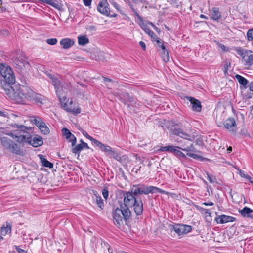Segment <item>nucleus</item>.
<instances>
[{"instance_id": "32", "label": "nucleus", "mask_w": 253, "mask_h": 253, "mask_svg": "<svg viewBox=\"0 0 253 253\" xmlns=\"http://www.w3.org/2000/svg\"><path fill=\"white\" fill-rule=\"evenodd\" d=\"M39 128L41 130V132L44 134H47L49 132V130L46 126L45 123L43 122L41 123L39 126Z\"/></svg>"}, {"instance_id": "14", "label": "nucleus", "mask_w": 253, "mask_h": 253, "mask_svg": "<svg viewBox=\"0 0 253 253\" xmlns=\"http://www.w3.org/2000/svg\"><path fill=\"white\" fill-rule=\"evenodd\" d=\"M29 101H33L38 105H43L46 102V98L44 96L37 94L32 90Z\"/></svg>"}, {"instance_id": "33", "label": "nucleus", "mask_w": 253, "mask_h": 253, "mask_svg": "<svg viewBox=\"0 0 253 253\" xmlns=\"http://www.w3.org/2000/svg\"><path fill=\"white\" fill-rule=\"evenodd\" d=\"M246 57V65L247 66H251L253 65V52L249 51L248 55Z\"/></svg>"}, {"instance_id": "7", "label": "nucleus", "mask_w": 253, "mask_h": 253, "mask_svg": "<svg viewBox=\"0 0 253 253\" xmlns=\"http://www.w3.org/2000/svg\"><path fill=\"white\" fill-rule=\"evenodd\" d=\"M171 130L174 135L190 141H193L196 137V135L193 133H191L190 131H184L178 124L173 125L171 128Z\"/></svg>"}, {"instance_id": "53", "label": "nucleus", "mask_w": 253, "mask_h": 253, "mask_svg": "<svg viewBox=\"0 0 253 253\" xmlns=\"http://www.w3.org/2000/svg\"><path fill=\"white\" fill-rule=\"evenodd\" d=\"M202 204L205 205V206H212L214 205V203L212 202H204Z\"/></svg>"}, {"instance_id": "49", "label": "nucleus", "mask_w": 253, "mask_h": 253, "mask_svg": "<svg viewBox=\"0 0 253 253\" xmlns=\"http://www.w3.org/2000/svg\"><path fill=\"white\" fill-rule=\"evenodd\" d=\"M84 4L86 6H89L91 5L92 0H83Z\"/></svg>"}, {"instance_id": "50", "label": "nucleus", "mask_w": 253, "mask_h": 253, "mask_svg": "<svg viewBox=\"0 0 253 253\" xmlns=\"http://www.w3.org/2000/svg\"><path fill=\"white\" fill-rule=\"evenodd\" d=\"M198 209L200 211H204V213L206 214H209V215H210V212H209L208 211V209H204L203 208H202V207H200L199 208H198Z\"/></svg>"}, {"instance_id": "38", "label": "nucleus", "mask_w": 253, "mask_h": 253, "mask_svg": "<svg viewBox=\"0 0 253 253\" xmlns=\"http://www.w3.org/2000/svg\"><path fill=\"white\" fill-rule=\"evenodd\" d=\"M31 121L37 126H39L41 123L42 122L40 117L35 116L32 118Z\"/></svg>"}, {"instance_id": "23", "label": "nucleus", "mask_w": 253, "mask_h": 253, "mask_svg": "<svg viewBox=\"0 0 253 253\" xmlns=\"http://www.w3.org/2000/svg\"><path fill=\"white\" fill-rule=\"evenodd\" d=\"M84 148H89L86 143H83L78 144L72 149V152L73 153L78 154V155H79V153L81 152V151Z\"/></svg>"}, {"instance_id": "11", "label": "nucleus", "mask_w": 253, "mask_h": 253, "mask_svg": "<svg viewBox=\"0 0 253 253\" xmlns=\"http://www.w3.org/2000/svg\"><path fill=\"white\" fill-rule=\"evenodd\" d=\"M192 229L191 226L185 224H175L170 225V230L174 231L179 236L189 233Z\"/></svg>"}, {"instance_id": "55", "label": "nucleus", "mask_w": 253, "mask_h": 253, "mask_svg": "<svg viewBox=\"0 0 253 253\" xmlns=\"http://www.w3.org/2000/svg\"><path fill=\"white\" fill-rule=\"evenodd\" d=\"M89 30H93V31H95L96 30V28L93 25H90L88 27V28Z\"/></svg>"}, {"instance_id": "60", "label": "nucleus", "mask_w": 253, "mask_h": 253, "mask_svg": "<svg viewBox=\"0 0 253 253\" xmlns=\"http://www.w3.org/2000/svg\"><path fill=\"white\" fill-rule=\"evenodd\" d=\"M220 47H221V49H222L224 50H225V49L226 48V47L224 45H223V44H221Z\"/></svg>"}, {"instance_id": "2", "label": "nucleus", "mask_w": 253, "mask_h": 253, "mask_svg": "<svg viewBox=\"0 0 253 253\" xmlns=\"http://www.w3.org/2000/svg\"><path fill=\"white\" fill-rule=\"evenodd\" d=\"M3 88L11 100L19 104H25L26 100L29 101L32 90L26 86L15 83L11 85L5 84Z\"/></svg>"}, {"instance_id": "59", "label": "nucleus", "mask_w": 253, "mask_h": 253, "mask_svg": "<svg viewBox=\"0 0 253 253\" xmlns=\"http://www.w3.org/2000/svg\"><path fill=\"white\" fill-rule=\"evenodd\" d=\"M200 17L201 18L207 19V17L203 14L200 15Z\"/></svg>"}, {"instance_id": "25", "label": "nucleus", "mask_w": 253, "mask_h": 253, "mask_svg": "<svg viewBox=\"0 0 253 253\" xmlns=\"http://www.w3.org/2000/svg\"><path fill=\"white\" fill-rule=\"evenodd\" d=\"M6 226L4 225L1 227L0 233L2 235L5 236L8 233H10L11 232V225L6 222Z\"/></svg>"}, {"instance_id": "31", "label": "nucleus", "mask_w": 253, "mask_h": 253, "mask_svg": "<svg viewBox=\"0 0 253 253\" xmlns=\"http://www.w3.org/2000/svg\"><path fill=\"white\" fill-rule=\"evenodd\" d=\"M236 51L240 56H241L244 60L246 62L247 58L246 57L248 55L249 51H244L241 48L239 47L236 49Z\"/></svg>"}, {"instance_id": "56", "label": "nucleus", "mask_w": 253, "mask_h": 253, "mask_svg": "<svg viewBox=\"0 0 253 253\" xmlns=\"http://www.w3.org/2000/svg\"><path fill=\"white\" fill-rule=\"evenodd\" d=\"M244 178H246L247 179L249 180L250 181L251 180V177L249 175H245L244 174V176H243Z\"/></svg>"}, {"instance_id": "27", "label": "nucleus", "mask_w": 253, "mask_h": 253, "mask_svg": "<svg viewBox=\"0 0 253 253\" xmlns=\"http://www.w3.org/2000/svg\"><path fill=\"white\" fill-rule=\"evenodd\" d=\"M78 44L80 45L84 46L89 43V39L85 36L82 35L78 36Z\"/></svg>"}, {"instance_id": "34", "label": "nucleus", "mask_w": 253, "mask_h": 253, "mask_svg": "<svg viewBox=\"0 0 253 253\" xmlns=\"http://www.w3.org/2000/svg\"><path fill=\"white\" fill-rule=\"evenodd\" d=\"M161 56L165 62H167L169 60V56L166 48L162 50L161 52Z\"/></svg>"}, {"instance_id": "54", "label": "nucleus", "mask_w": 253, "mask_h": 253, "mask_svg": "<svg viewBox=\"0 0 253 253\" xmlns=\"http://www.w3.org/2000/svg\"><path fill=\"white\" fill-rule=\"evenodd\" d=\"M102 78L104 80V81L105 82H112V80L110 78H108L107 77H104V76H103Z\"/></svg>"}, {"instance_id": "29", "label": "nucleus", "mask_w": 253, "mask_h": 253, "mask_svg": "<svg viewBox=\"0 0 253 253\" xmlns=\"http://www.w3.org/2000/svg\"><path fill=\"white\" fill-rule=\"evenodd\" d=\"M94 194L95 196V201L98 206L101 209H103L104 207V202L102 198L100 195L97 194V192H94Z\"/></svg>"}, {"instance_id": "9", "label": "nucleus", "mask_w": 253, "mask_h": 253, "mask_svg": "<svg viewBox=\"0 0 253 253\" xmlns=\"http://www.w3.org/2000/svg\"><path fill=\"white\" fill-rule=\"evenodd\" d=\"M52 80V84L54 85L57 95L59 99H61V97L63 96V88H69L71 86L70 82H67L64 85H61V79L57 77L52 76L50 77Z\"/></svg>"}, {"instance_id": "30", "label": "nucleus", "mask_w": 253, "mask_h": 253, "mask_svg": "<svg viewBox=\"0 0 253 253\" xmlns=\"http://www.w3.org/2000/svg\"><path fill=\"white\" fill-rule=\"evenodd\" d=\"M156 42L158 50L159 51L164 50L166 49V47L163 43V41L161 40L157 36H156L154 40Z\"/></svg>"}, {"instance_id": "15", "label": "nucleus", "mask_w": 253, "mask_h": 253, "mask_svg": "<svg viewBox=\"0 0 253 253\" xmlns=\"http://www.w3.org/2000/svg\"><path fill=\"white\" fill-rule=\"evenodd\" d=\"M97 10L103 15L109 16L110 9L107 0L99 1L97 6Z\"/></svg>"}, {"instance_id": "41", "label": "nucleus", "mask_w": 253, "mask_h": 253, "mask_svg": "<svg viewBox=\"0 0 253 253\" xmlns=\"http://www.w3.org/2000/svg\"><path fill=\"white\" fill-rule=\"evenodd\" d=\"M115 159L117 160H119L120 159V156L118 152L115 151L113 150H112V152H111L110 154Z\"/></svg>"}, {"instance_id": "28", "label": "nucleus", "mask_w": 253, "mask_h": 253, "mask_svg": "<svg viewBox=\"0 0 253 253\" xmlns=\"http://www.w3.org/2000/svg\"><path fill=\"white\" fill-rule=\"evenodd\" d=\"M141 28L145 31V32L148 34L149 36H151V37L153 39L152 40H154L155 38H156V36L157 35L155 34V33L152 31L150 28L147 26L146 25L143 24L141 26Z\"/></svg>"}, {"instance_id": "43", "label": "nucleus", "mask_w": 253, "mask_h": 253, "mask_svg": "<svg viewBox=\"0 0 253 253\" xmlns=\"http://www.w3.org/2000/svg\"><path fill=\"white\" fill-rule=\"evenodd\" d=\"M102 195L103 197L107 200L109 196V191L107 187L104 188L102 189Z\"/></svg>"}, {"instance_id": "17", "label": "nucleus", "mask_w": 253, "mask_h": 253, "mask_svg": "<svg viewBox=\"0 0 253 253\" xmlns=\"http://www.w3.org/2000/svg\"><path fill=\"white\" fill-rule=\"evenodd\" d=\"M26 143H29L33 147H37L42 145L43 141L41 137L37 135L32 137L30 134L29 139L27 140Z\"/></svg>"}, {"instance_id": "16", "label": "nucleus", "mask_w": 253, "mask_h": 253, "mask_svg": "<svg viewBox=\"0 0 253 253\" xmlns=\"http://www.w3.org/2000/svg\"><path fill=\"white\" fill-rule=\"evenodd\" d=\"M236 220L234 217L226 215H221L217 216L215 218V221L219 224H224L228 222H233Z\"/></svg>"}, {"instance_id": "1", "label": "nucleus", "mask_w": 253, "mask_h": 253, "mask_svg": "<svg viewBox=\"0 0 253 253\" xmlns=\"http://www.w3.org/2000/svg\"><path fill=\"white\" fill-rule=\"evenodd\" d=\"M123 203L121 202L120 207H117L113 212L114 224L118 227L123 224V220L129 221L131 217V212L129 207H133L137 215L143 213V205L141 199H137L136 195L130 190V191H123Z\"/></svg>"}, {"instance_id": "13", "label": "nucleus", "mask_w": 253, "mask_h": 253, "mask_svg": "<svg viewBox=\"0 0 253 253\" xmlns=\"http://www.w3.org/2000/svg\"><path fill=\"white\" fill-rule=\"evenodd\" d=\"M119 98L120 101L129 108L135 107L137 104V99L130 96L128 93H123L119 95Z\"/></svg>"}, {"instance_id": "48", "label": "nucleus", "mask_w": 253, "mask_h": 253, "mask_svg": "<svg viewBox=\"0 0 253 253\" xmlns=\"http://www.w3.org/2000/svg\"><path fill=\"white\" fill-rule=\"evenodd\" d=\"M109 2L110 3L114 6V7L117 10H119V7L118 4L113 0H110Z\"/></svg>"}, {"instance_id": "57", "label": "nucleus", "mask_w": 253, "mask_h": 253, "mask_svg": "<svg viewBox=\"0 0 253 253\" xmlns=\"http://www.w3.org/2000/svg\"><path fill=\"white\" fill-rule=\"evenodd\" d=\"M227 152H228V153H230V152H232V147H231V146L227 148Z\"/></svg>"}, {"instance_id": "58", "label": "nucleus", "mask_w": 253, "mask_h": 253, "mask_svg": "<svg viewBox=\"0 0 253 253\" xmlns=\"http://www.w3.org/2000/svg\"><path fill=\"white\" fill-rule=\"evenodd\" d=\"M117 14H112L111 15L110 13H109V16L110 17H116L117 16Z\"/></svg>"}, {"instance_id": "18", "label": "nucleus", "mask_w": 253, "mask_h": 253, "mask_svg": "<svg viewBox=\"0 0 253 253\" xmlns=\"http://www.w3.org/2000/svg\"><path fill=\"white\" fill-rule=\"evenodd\" d=\"M186 98L192 104L193 111L196 112H200L201 111L202 105L200 101L191 96H188Z\"/></svg>"}, {"instance_id": "36", "label": "nucleus", "mask_w": 253, "mask_h": 253, "mask_svg": "<svg viewBox=\"0 0 253 253\" xmlns=\"http://www.w3.org/2000/svg\"><path fill=\"white\" fill-rule=\"evenodd\" d=\"M247 39L249 42H253V28L248 30L247 32Z\"/></svg>"}, {"instance_id": "8", "label": "nucleus", "mask_w": 253, "mask_h": 253, "mask_svg": "<svg viewBox=\"0 0 253 253\" xmlns=\"http://www.w3.org/2000/svg\"><path fill=\"white\" fill-rule=\"evenodd\" d=\"M1 141L3 146L11 152L18 155H23V151L20 149L19 146L11 139L7 137H3Z\"/></svg>"}, {"instance_id": "12", "label": "nucleus", "mask_w": 253, "mask_h": 253, "mask_svg": "<svg viewBox=\"0 0 253 253\" xmlns=\"http://www.w3.org/2000/svg\"><path fill=\"white\" fill-rule=\"evenodd\" d=\"M176 148H178V149H181L184 151L188 152L186 154L190 157L193 158L194 159H196L199 157V156L197 154L190 152V151H194L195 148L193 144H191L190 146H188L186 147H175L174 146L170 145L169 152L172 153L174 155H175L178 150V149H176Z\"/></svg>"}, {"instance_id": "64", "label": "nucleus", "mask_w": 253, "mask_h": 253, "mask_svg": "<svg viewBox=\"0 0 253 253\" xmlns=\"http://www.w3.org/2000/svg\"><path fill=\"white\" fill-rule=\"evenodd\" d=\"M80 142H81V143H85L83 141V140L82 139L80 140Z\"/></svg>"}, {"instance_id": "44", "label": "nucleus", "mask_w": 253, "mask_h": 253, "mask_svg": "<svg viewBox=\"0 0 253 253\" xmlns=\"http://www.w3.org/2000/svg\"><path fill=\"white\" fill-rule=\"evenodd\" d=\"M0 116L8 118H9V114L6 110H0Z\"/></svg>"}, {"instance_id": "5", "label": "nucleus", "mask_w": 253, "mask_h": 253, "mask_svg": "<svg viewBox=\"0 0 253 253\" xmlns=\"http://www.w3.org/2000/svg\"><path fill=\"white\" fill-rule=\"evenodd\" d=\"M0 74L2 77L1 81L6 83L4 84L12 85L15 82V78L14 72L8 66H6L3 64H0Z\"/></svg>"}, {"instance_id": "45", "label": "nucleus", "mask_w": 253, "mask_h": 253, "mask_svg": "<svg viewBox=\"0 0 253 253\" xmlns=\"http://www.w3.org/2000/svg\"><path fill=\"white\" fill-rule=\"evenodd\" d=\"M68 139L69 140V141L72 143V146H74L76 143L77 139L73 134H72Z\"/></svg>"}, {"instance_id": "22", "label": "nucleus", "mask_w": 253, "mask_h": 253, "mask_svg": "<svg viewBox=\"0 0 253 253\" xmlns=\"http://www.w3.org/2000/svg\"><path fill=\"white\" fill-rule=\"evenodd\" d=\"M210 12L211 18L213 20L217 21L221 18V13L217 7H213Z\"/></svg>"}, {"instance_id": "6", "label": "nucleus", "mask_w": 253, "mask_h": 253, "mask_svg": "<svg viewBox=\"0 0 253 253\" xmlns=\"http://www.w3.org/2000/svg\"><path fill=\"white\" fill-rule=\"evenodd\" d=\"M63 108L66 111L70 112L73 114L76 115L81 113V109L78 107L76 102H74L71 99L69 101V99H67L66 97L63 95L59 99Z\"/></svg>"}, {"instance_id": "39", "label": "nucleus", "mask_w": 253, "mask_h": 253, "mask_svg": "<svg viewBox=\"0 0 253 253\" xmlns=\"http://www.w3.org/2000/svg\"><path fill=\"white\" fill-rule=\"evenodd\" d=\"M47 44L51 45H56L57 43V39L56 38H50L46 40Z\"/></svg>"}, {"instance_id": "52", "label": "nucleus", "mask_w": 253, "mask_h": 253, "mask_svg": "<svg viewBox=\"0 0 253 253\" xmlns=\"http://www.w3.org/2000/svg\"><path fill=\"white\" fill-rule=\"evenodd\" d=\"M16 250L18 253H26V252L25 250L20 248L19 247H16Z\"/></svg>"}, {"instance_id": "20", "label": "nucleus", "mask_w": 253, "mask_h": 253, "mask_svg": "<svg viewBox=\"0 0 253 253\" xmlns=\"http://www.w3.org/2000/svg\"><path fill=\"white\" fill-rule=\"evenodd\" d=\"M224 127L229 131H233L236 128V123L234 118H230L227 119L224 123Z\"/></svg>"}, {"instance_id": "42", "label": "nucleus", "mask_w": 253, "mask_h": 253, "mask_svg": "<svg viewBox=\"0 0 253 253\" xmlns=\"http://www.w3.org/2000/svg\"><path fill=\"white\" fill-rule=\"evenodd\" d=\"M175 156L179 159H180V158L185 159L186 157V155L183 152H182L181 151H180L179 150H177L176 154H175Z\"/></svg>"}, {"instance_id": "3", "label": "nucleus", "mask_w": 253, "mask_h": 253, "mask_svg": "<svg viewBox=\"0 0 253 253\" xmlns=\"http://www.w3.org/2000/svg\"><path fill=\"white\" fill-rule=\"evenodd\" d=\"M14 129L12 130L10 135L19 143L27 142L29 139L30 133L27 131L28 127L23 126L14 124L12 125Z\"/></svg>"}, {"instance_id": "62", "label": "nucleus", "mask_w": 253, "mask_h": 253, "mask_svg": "<svg viewBox=\"0 0 253 253\" xmlns=\"http://www.w3.org/2000/svg\"><path fill=\"white\" fill-rule=\"evenodd\" d=\"M2 236L3 235H2L1 234H0V240H2L3 239Z\"/></svg>"}, {"instance_id": "63", "label": "nucleus", "mask_w": 253, "mask_h": 253, "mask_svg": "<svg viewBox=\"0 0 253 253\" xmlns=\"http://www.w3.org/2000/svg\"><path fill=\"white\" fill-rule=\"evenodd\" d=\"M250 218H251L252 219H253V214H251L250 215Z\"/></svg>"}, {"instance_id": "51", "label": "nucleus", "mask_w": 253, "mask_h": 253, "mask_svg": "<svg viewBox=\"0 0 253 253\" xmlns=\"http://www.w3.org/2000/svg\"><path fill=\"white\" fill-rule=\"evenodd\" d=\"M139 44L140 46L142 47V48L143 49V50H146L145 44L142 41H140L139 42Z\"/></svg>"}, {"instance_id": "26", "label": "nucleus", "mask_w": 253, "mask_h": 253, "mask_svg": "<svg viewBox=\"0 0 253 253\" xmlns=\"http://www.w3.org/2000/svg\"><path fill=\"white\" fill-rule=\"evenodd\" d=\"M253 212V210L250 208L245 207L242 210L239 211L240 213L244 217H250V214Z\"/></svg>"}, {"instance_id": "35", "label": "nucleus", "mask_w": 253, "mask_h": 253, "mask_svg": "<svg viewBox=\"0 0 253 253\" xmlns=\"http://www.w3.org/2000/svg\"><path fill=\"white\" fill-rule=\"evenodd\" d=\"M235 77L240 84L244 86L247 84L248 81L244 77L239 75H236Z\"/></svg>"}, {"instance_id": "19", "label": "nucleus", "mask_w": 253, "mask_h": 253, "mask_svg": "<svg viewBox=\"0 0 253 253\" xmlns=\"http://www.w3.org/2000/svg\"><path fill=\"white\" fill-rule=\"evenodd\" d=\"M60 44L64 49H67L73 46L75 41L70 38H65L61 40Z\"/></svg>"}, {"instance_id": "47", "label": "nucleus", "mask_w": 253, "mask_h": 253, "mask_svg": "<svg viewBox=\"0 0 253 253\" xmlns=\"http://www.w3.org/2000/svg\"><path fill=\"white\" fill-rule=\"evenodd\" d=\"M170 145L163 146L159 148L158 151L159 152H164V151H169V149Z\"/></svg>"}, {"instance_id": "40", "label": "nucleus", "mask_w": 253, "mask_h": 253, "mask_svg": "<svg viewBox=\"0 0 253 253\" xmlns=\"http://www.w3.org/2000/svg\"><path fill=\"white\" fill-rule=\"evenodd\" d=\"M82 133L87 139L90 140L94 144L95 142V141L97 140L96 139H94L92 137L88 135V133L84 130H83Z\"/></svg>"}, {"instance_id": "10", "label": "nucleus", "mask_w": 253, "mask_h": 253, "mask_svg": "<svg viewBox=\"0 0 253 253\" xmlns=\"http://www.w3.org/2000/svg\"><path fill=\"white\" fill-rule=\"evenodd\" d=\"M14 64L18 66L20 69H23L24 68H28L30 64L26 60L25 55L20 50L15 52V56L12 58Z\"/></svg>"}, {"instance_id": "21", "label": "nucleus", "mask_w": 253, "mask_h": 253, "mask_svg": "<svg viewBox=\"0 0 253 253\" xmlns=\"http://www.w3.org/2000/svg\"><path fill=\"white\" fill-rule=\"evenodd\" d=\"M94 144H95L96 146H97L101 151L105 153H107L108 154H111V152H112V149L109 146L105 145L97 140L95 141Z\"/></svg>"}, {"instance_id": "24", "label": "nucleus", "mask_w": 253, "mask_h": 253, "mask_svg": "<svg viewBox=\"0 0 253 253\" xmlns=\"http://www.w3.org/2000/svg\"><path fill=\"white\" fill-rule=\"evenodd\" d=\"M39 157L41 160V162L44 167H47L49 168H53V164L52 163L48 161L46 159H45L43 155H39Z\"/></svg>"}, {"instance_id": "46", "label": "nucleus", "mask_w": 253, "mask_h": 253, "mask_svg": "<svg viewBox=\"0 0 253 253\" xmlns=\"http://www.w3.org/2000/svg\"><path fill=\"white\" fill-rule=\"evenodd\" d=\"M208 179L211 183L216 182V178L212 175L208 174Z\"/></svg>"}, {"instance_id": "4", "label": "nucleus", "mask_w": 253, "mask_h": 253, "mask_svg": "<svg viewBox=\"0 0 253 253\" xmlns=\"http://www.w3.org/2000/svg\"><path fill=\"white\" fill-rule=\"evenodd\" d=\"M131 190L136 196L141 194L147 195L149 193L158 192L161 194L165 193V191L154 186H146L143 184L133 185Z\"/></svg>"}, {"instance_id": "37", "label": "nucleus", "mask_w": 253, "mask_h": 253, "mask_svg": "<svg viewBox=\"0 0 253 253\" xmlns=\"http://www.w3.org/2000/svg\"><path fill=\"white\" fill-rule=\"evenodd\" d=\"M62 133L63 136L65 137V138L67 139H69V138L73 134L69 130L66 128H64L62 129Z\"/></svg>"}, {"instance_id": "61", "label": "nucleus", "mask_w": 253, "mask_h": 253, "mask_svg": "<svg viewBox=\"0 0 253 253\" xmlns=\"http://www.w3.org/2000/svg\"><path fill=\"white\" fill-rule=\"evenodd\" d=\"M136 15H137V17H138L139 19H140V20H142V18L141 17V16H140L138 13H137V14H136Z\"/></svg>"}]
</instances>
